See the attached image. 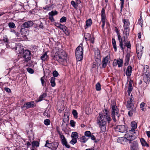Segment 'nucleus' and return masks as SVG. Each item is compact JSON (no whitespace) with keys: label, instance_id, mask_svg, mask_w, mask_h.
Segmentation results:
<instances>
[{"label":"nucleus","instance_id":"obj_6","mask_svg":"<svg viewBox=\"0 0 150 150\" xmlns=\"http://www.w3.org/2000/svg\"><path fill=\"white\" fill-rule=\"evenodd\" d=\"M113 120L116 122L118 120L119 114L118 113V110L117 106L113 105Z\"/></svg>","mask_w":150,"mask_h":150},{"label":"nucleus","instance_id":"obj_34","mask_svg":"<svg viewBox=\"0 0 150 150\" xmlns=\"http://www.w3.org/2000/svg\"><path fill=\"white\" fill-rule=\"evenodd\" d=\"M47 96L46 93H44L42 95H40L38 98V101H40L43 100V98Z\"/></svg>","mask_w":150,"mask_h":150},{"label":"nucleus","instance_id":"obj_2","mask_svg":"<svg viewBox=\"0 0 150 150\" xmlns=\"http://www.w3.org/2000/svg\"><path fill=\"white\" fill-rule=\"evenodd\" d=\"M55 53L53 56V58L59 62H66L67 55L66 53L61 49L56 47Z\"/></svg>","mask_w":150,"mask_h":150},{"label":"nucleus","instance_id":"obj_12","mask_svg":"<svg viewBox=\"0 0 150 150\" xmlns=\"http://www.w3.org/2000/svg\"><path fill=\"white\" fill-rule=\"evenodd\" d=\"M61 139V141L62 144L64 146L68 148H69L70 147V146L67 144V141L64 136H61L60 137Z\"/></svg>","mask_w":150,"mask_h":150},{"label":"nucleus","instance_id":"obj_53","mask_svg":"<svg viewBox=\"0 0 150 150\" xmlns=\"http://www.w3.org/2000/svg\"><path fill=\"white\" fill-rule=\"evenodd\" d=\"M3 40L5 42H8V40L6 35L4 36Z\"/></svg>","mask_w":150,"mask_h":150},{"label":"nucleus","instance_id":"obj_4","mask_svg":"<svg viewBox=\"0 0 150 150\" xmlns=\"http://www.w3.org/2000/svg\"><path fill=\"white\" fill-rule=\"evenodd\" d=\"M134 99L133 96L131 95L129 100L127 101V107L128 110H132L134 113H136V108L133 105Z\"/></svg>","mask_w":150,"mask_h":150},{"label":"nucleus","instance_id":"obj_38","mask_svg":"<svg viewBox=\"0 0 150 150\" xmlns=\"http://www.w3.org/2000/svg\"><path fill=\"white\" fill-rule=\"evenodd\" d=\"M131 126L132 128H137V124L136 122L134 121L131 123Z\"/></svg>","mask_w":150,"mask_h":150},{"label":"nucleus","instance_id":"obj_27","mask_svg":"<svg viewBox=\"0 0 150 150\" xmlns=\"http://www.w3.org/2000/svg\"><path fill=\"white\" fill-rule=\"evenodd\" d=\"M55 80V78L54 77H52L51 78V80L50 81L51 85L52 87H54L56 85Z\"/></svg>","mask_w":150,"mask_h":150},{"label":"nucleus","instance_id":"obj_17","mask_svg":"<svg viewBox=\"0 0 150 150\" xmlns=\"http://www.w3.org/2000/svg\"><path fill=\"white\" fill-rule=\"evenodd\" d=\"M85 39L86 40H90L91 42L93 44L94 42V38L92 37V38L91 37L89 33H87L85 35Z\"/></svg>","mask_w":150,"mask_h":150},{"label":"nucleus","instance_id":"obj_45","mask_svg":"<svg viewBox=\"0 0 150 150\" xmlns=\"http://www.w3.org/2000/svg\"><path fill=\"white\" fill-rule=\"evenodd\" d=\"M8 25L10 28H14L15 27V24L13 22H10L9 23Z\"/></svg>","mask_w":150,"mask_h":150},{"label":"nucleus","instance_id":"obj_39","mask_svg":"<svg viewBox=\"0 0 150 150\" xmlns=\"http://www.w3.org/2000/svg\"><path fill=\"white\" fill-rule=\"evenodd\" d=\"M96 88L97 91H100L101 88V86L99 83H98L96 85Z\"/></svg>","mask_w":150,"mask_h":150},{"label":"nucleus","instance_id":"obj_22","mask_svg":"<svg viewBox=\"0 0 150 150\" xmlns=\"http://www.w3.org/2000/svg\"><path fill=\"white\" fill-rule=\"evenodd\" d=\"M41 59L43 61H47L48 59V56L47 55V52H45L40 57Z\"/></svg>","mask_w":150,"mask_h":150},{"label":"nucleus","instance_id":"obj_40","mask_svg":"<svg viewBox=\"0 0 150 150\" xmlns=\"http://www.w3.org/2000/svg\"><path fill=\"white\" fill-rule=\"evenodd\" d=\"M95 57L97 58L100 57V52L99 50H96L95 51Z\"/></svg>","mask_w":150,"mask_h":150},{"label":"nucleus","instance_id":"obj_46","mask_svg":"<svg viewBox=\"0 0 150 150\" xmlns=\"http://www.w3.org/2000/svg\"><path fill=\"white\" fill-rule=\"evenodd\" d=\"M67 18L65 17H62L60 19V22L61 23H63L66 21Z\"/></svg>","mask_w":150,"mask_h":150},{"label":"nucleus","instance_id":"obj_57","mask_svg":"<svg viewBox=\"0 0 150 150\" xmlns=\"http://www.w3.org/2000/svg\"><path fill=\"white\" fill-rule=\"evenodd\" d=\"M125 46L127 47L128 48H130L131 47V45L130 42H127L125 45Z\"/></svg>","mask_w":150,"mask_h":150},{"label":"nucleus","instance_id":"obj_36","mask_svg":"<svg viewBox=\"0 0 150 150\" xmlns=\"http://www.w3.org/2000/svg\"><path fill=\"white\" fill-rule=\"evenodd\" d=\"M125 137L127 138V139L131 141L133 140L132 138V135H129L128 134H126L125 135Z\"/></svg>","mask_w":150,"mask_h":150},{"label":"nucleus","instance_id":"obj_5","mask_svg":"<svg viewBox=\"0 0 150 150\" xmlns=\"http://www.w3.org/2000/svg\"><path fill=\"white\" fill-rule=\"evenodd\" d=\"M31 53L28 50H25L23 51V57L24 59V61L28 62L30 60L31 58Z\"/></svg>","mask_w":150,"mask_h":150},{"label":"nucleus","instance_id":"obj_8","mask_svg":"<svg viewBox=\"0 0 150 150\" xmlns=\"http://www.w3.org/2000/svg\"><path fill=\"white\" fill-rule=\"evenodd\" d=\"M143 47L141 45H137L136 52L137 54L138 57L139 58H141L143 53Z\"/></svg>","mask_w":150,"mask_h":150},{"label":"nucleus","instance_id":"obj_58","mask_svg":"<svg viewBox=\"0 0 150 150\" xmlns=\"http://www.w3.org/2000/svg\"><path fill=\"white\" fill-rule=\"evenodd\" d=\"M140 105L141 108L142 109V110H144V109L143 108L144 106L145 103L143 102L140 104Z\"/></svg>","mask_w":150,"mask_h":150},{"label":"nucleus","instance_id":"obj_13","mask_svg":"<svg viewBox=\"0 0 150 150\" xmlns=\"http://www.w3.org/2000/svg\"><path fill=\"white\" fill-rule=\"evenodd\" d=\"M15 49L16 51V52L18 54H21L23 50V47L21 44L17 45L16 47L13 48L12 49Z\"/></svg>","mask_w":150,"mask_h":150},{"label":"nucleus","instance_id":"obj_19","mask_svg":"<svg viewBox=\"0 0 150 150\" xmlns=\"http://www.w3.org/2000/svg\"><path fill=\"white\" fill-rule=\"evenodd\" d=\"M107 20L106 19H101V21L100 23H102V29L103 31H104V27L105 25V23H106V25L107 26V27L108 28V27L109 28H110V26L109 24H108V23L107 22Z\"/></svg>","mask_w":150,"mask_h":150},{"label":"nucleus","instance_id":"obj_14","mask_svg":"<svg viewBox=\"0 0 150 150\" xmlns=\"http://www.w3.org/2000/svg\"><path fill=\"white\" fill-rule=\"evenodd\" d=\"M33 24L34 23L33 21H29L24 23L22 25L26 28H28L32 26Z\"/></svg>","mask_w":150,"mask_h":150},{"label":"nucleus","instance_id":"obj_51","mask_svg":"<svg viewBox=\"0 0 150 150\" xmlns=\"http://www.w3.org/2000/svg\"><path fill=\"white\" fill-rule=\"evenodd\" d=\"M132 86L130 82H129L128 91H132Z\"/></svg>","mask_w":150,"mask_h":150},{"label":"nucleus","instance_id":"obj_3","mask_svg":"<svg viewBox=\"0 0 150 150\" xmlns=\"http://www.w3.org/2000/svg\"><path fill=\"white\" fill-rule=\"evenodd\" d=\"M82 46V44H80L75 51L76 58L78 61H81L83 58V49Z\"/></svg>","mask_w":150,"mask_h":150},{"label":"nucleus","instance_id":"obj_11","mask_svg":"<svg viewBox=\"0 0 150 150\" xmlns=\"http://www.w3.org/2000/svg\"><path fill=\"white\" fill-rule=\"evenodd\" d=\"M57 14L58 12L56 11H52L49 13V18L52 22H53L54 21L53 17V16L56 15Z\"/></svg>","mask_w":150,"mask_h":150},{"label":"nucleus","instance_id":"obj_64","mask_svg":"<svg viewBox=\"0 0 150 150\" xmlns=\"http://www.w3.org/2000/svg\"><path fill=\"white\" fill-rule=\"evenodd\" d=\"M49 8L50 7L48 6H46L45 7L43 8L44 9L47 11L49 10Z\"/></svg>","mask_w":150,"mask_h":150},{"label":"nucleus","instance_id":"obj_16","mask_svg":"<svg viewBox=\"0 0 150 150\" xmlns=\"http://www.w3.org/2000/svg\"><path fill=\"white\" fill-rule=\"evenodd\" d=\"M123 61L121 59H119V60H116L115 59L114 60L113 62V66L118 65V67H121L122 65Z\"/></svg>","mask_w":150,"mask_h":150},{"label":"nucleus","instance_id":"obj_42","mask_svg":"<svg viewBox=\"0 0 150 150\" xmlns=\"http://www.w3.org/2000/svg\"><path fill=\"white\" fill-rule=\"evenodd\" d=\"M32 145L33 146H39V143L37 141H34L32 143Z\"/></svg>","mask_w":150,"mask_h":150},{"label":"nucleus","instance_id":"obj_29","mask_svg":"<svg viewBox=\"0 0 150 150\" xmlns=\"http://www.w3.org/2000/svg\"><path fill=\"white\" fill-rule=\"evenodd\" d=\"M88 138H87L86 136H83L80 138V141L81 142L85 143L88 140Z\"/></svg>","mask_w":150,"mask_h":150},{"label":"nucleus","instance_id":"obj_59","mask_svg":"<svg viewBox=\"0 0 150 150\" xmlns=\"http://www.w3.org/2000/svg\"><path fill=\"white\" fill-rule=\"evenodd\" d=\"M71 4L73 7H76V4L74 1H71Z\"/></svg>","mask_w":150,"mask_h":150},{"label":"nucleus","instance_id":"obj_55","mask_svg":"<svg viewBox=\"0 0 150 150\" xmlns=\"http://www.w3.org/2000/svg\"><path fill=\"white\" fill-rule=\"evenodd\" d=\"M27 70L28 71L30 74H33L34 72L33 70L30 68H27Z\"/></svg>","mask_w":150,"mask_h":150},{"label":"nucleus","instance_id":"obj_28","mask_svg":"<svg viewBox=\"0 0 150 150\" xmlns=\"http://www.w3.org/2000/svg\"><path fill=\"white\" fill-rule=\"evenodd\" d=\"M130 55V54L129 53H127V54L125 57V65H128L129 60V57Z\"/></svg>","mask_w":150,"mask_h":150},{"label":"nucleus","instance_id":"obj_1","mask_svg":"<svg viewBox=\"0 0 150 150\" xmlns=\"http://www.w3.org/2000/svg\"><path fill=\"white\" fill-rule=\"evenodd\" d=\"M103 115L99 113V116L98 117L97 120V124L99 126V127L101 128V130L105 129L107 121L109 123L111 121V119L108 116V111L106 109H105V111H103Z\"/></svg>","mask_w":150,"mask_h":150},{"label":"nucleus","instance_id":"obj_33","mask_svg":"<svg viewBox=\"0 0 150 150\" xmlns=\"http://www.w3.org/2000/svg\"><path fill=\"white\" fill-rule=\"evenodd\" d=\"M51 149L53 150H56L58 147V144L57 142L52 143Z\"/></svg>","mask_w":150,"mask_h":150},{"label":"nucleus","instance_id":"obj_25","mask_svg":"<svg viewBox=\"0 0 150 150\" xmlns=\"http://www.w3.org/2000/svg\"><path fill=\"white\" fill-rule=\"evenodd\" d=\"M132 72V67L130 66H129L126 70V74L127 76H129L131 75Z\"/></svg>","mask_w":150,"mask_h":150},{"label":"nucleus","instance_id":"obj_37","mask_svg":"<svg viewBox=\"0 0 150 150\" xmlns=\"http://www.w3.org/2000/svg\"><path fill=\"white\" fill-rule=\"evenodd\" d=\"M49 141L48 140H47L46 141V143L45 144V146L51 149L52 148V143H49Z\"/></svg>","mask_w":150,"mask_h":150},{"label":"nucleus","instance_id":"obj_47","mask_svg":"<svg viewBox=\"0 0 150 150\" xmlns=\"http://www.w3.org/2000/svg\"><path fill=\"white\" fill-rule=\"evenodd\" d=\"M72 114L73 115L74 117L76 118L77 117V112L75 110H73L72 111Z\"/></svg>","mask_w":150,"mask_h":150},{"label":"nucleus","instance_id":"obj_24","mask_svg":"<svg viewBox=\"0 0 150 150\" xmlns=\"http://www.w3.org/2000/svg\"><path fill=\"white\" fill-rule=\"evenodd\" d=\"M105 8H102L101 12V19H106V16L105 13Z\"/></svg>","mask_w":150,"mask_h":150},{"label":"nucleus","instance_id":"obj_44","mask_svg":"<svg viewBox=\"0 0 150 150\" xmlns=\"http://www.w3.org/2000/svg\"><path fill=\"white\" fill-rule=\"evenodd\" d=\"M50 121L48 119H46L44 121V124L47 126L50 125Z\"/></svg>","mask_w":150,"mask_h":150},{"label":"nucleus","instance_id":"obj_32","mask_svg":"<svg viewBox=\"0 0 150 150\" xmlns=\"http://www.w3.org/2000/svg\"><path fill=\"white\" fill-rule=\"evenodd\" d=\"M79 136L78 135V133L76 132H73L71 134V137L72 138H74L77 139Z\"/></svg>","mask_w":150,"mask_h":150},{"label":"nucleus","instance_id":"obj_52","mask_svg":"<svg viewBox=\"0 0 150 150\" xmlns=\"http://www.w3.org/2000/svg\"><path fill=\"white\" fill-rule=\"evenodd\" d=\"M75 122L74 120H71L70 121V124L72 127H74L75 126Z\"/></svg>","mask_w":150,"mask_h":150},{"label":"nucleus","instance_id":"obj_61","mask_svg":"<svg viewBox=\"0 0 150 150\" xmlns=\"http://www.w3.org/2000/svg\"><path fill=\"white\" fill-rule=\"evenodd\" d=\"M4 89L7 92L9 93L11 92L10 89L8 88H5Z\"/></svg>","mask_w":150,"mask_h":150},{"label":"nucleus","instance_id":"obj_56","mask_svg":"<svg viewBox=\"0 0 150 150\" xmlns=\"http://www.w3.org/2000/svg\"><path fill=\"white\" fill-rule=\"evenodd\" d=\"M120 0L121 1V11H122V8L123 7V5L124 4V0Z\"/></svg>","mask_w":150,"mask_h":150},{"label":"nucleus","instance_id":"obj_49","mask_svg":"<svg viewBox=\"0 0 150 150\" xmlns=\"http://www.w3.org/2000/svg\"><path fill=\"white\" fill-rule=\"evenodd\" d=\"M44 79L45 77L44 76H43L40 79L41 82L43 86H44L45 85V82L44 80Z\"/></svg>","mask_w":150,"mask_h":150},{"label":"nucleus","instance_id":"obj_30","mask_svg":"<svg viewBox=\"0 0 150 150\" xmlns=\"http://www.w3.org/2000/svg\"><path fill=\"white\" fill-rule=\"evenodd\" d=\"M149 67L147 65H146L144 67V72L145 73L144 74H149Z\"/></svg>","mask_w":150,"mask_h":150},{"label":"nucleus","instance_id":"obj_21","mask_svg":"<svg viewBox=\"0 0 150 150\" xmlns=\"http://www.w3.org/2000/svg\"><path fill=\"white\" fill-rule=\"evenodd\" d=\"M25 28L22 25L21 26V33L22 35H25L27 34L28 32L27 30L25 29Z\"/></svg>","mask_w":150,"mask_h":150},{"label":"nucleus","instance_id":"obj_23","mask_svg":"<svg viewBox=\"0 0 150 150\" xmlns=\"http://www.w3.org/2000/svg\"><path fill=\"white\" fill-rule=\"evenodd\" d=\"M133 144L131 145L132 150H137L138 149V144L137 141H134Z\"/></svg>","mask_w":150,"mask_h":150},{"label":"nucleus","instance_id":"obj_63","mask_svg":"<svg viewBox=\"0 0 150 150\" xmlns=\"http://www.w3.org/2000/svg\"><path fill=\"white\" fill-rule=\"evenodd\" d=\"M132 112H134L133 111H132V110H130L128 112V114L130 116H131L132 115Z\"/></svg>","mask_w":150,"mask_h":150},{"label":"nucleus","instance_id":"obj_26","mask_svg":"<svg viewBox=\"0 0 150 150\" xmlns=\"http://www.w3.org/2000/svg\"><path fill=\"white\" fill-rule=\"evenodd\" d=\"M129 23L128 20H125L123 27L124 29L129 28Z\"/></svg>","mask_w":150,"mask_h":150},{"label":"nucleus","instance_id":"obj_20","mask_svg":"<svg viewBox=\"0 0 150 150\" xmlns=\"http://www.w3.org/2000/svg\"><path fill=\"white\" fill-rule=\"evenodd\" d=\"M129 28L124 29L123 33L124 34V38L125 39V40L126 38H127L129 34Z\"/></svg>","mask_w":150,"mask_h":150},{"label":"nucleus","instance_id":"obj_50","mask_svg":"<svg viewBox=\"0 0 150 150\" xmlns=\"http://www.w3.org/2000/svg\"><path fill=\"white\" fill-rule=\"evenodd\" d=\"M113 47H114L115 51H116L117 50L116 45V42L115 39L113 38Z\"/></svg>","mask_w":150,"mask_h":150},{"label":"nucleus","instance_id":"obj_10","mask_svg":"<svg viewBox=\"0 0 150 150\" xmlns=\"http://www.w3.org/2000/svg\"><path fill=\"white\" fill-rule=\"evenodd\" d=\"M110 57L107 56L105 58H104L102 61V68H104L106 67L107 65V64L110 62Z\"/></svg>","mask_w":150,"mask_h":150},{"label":"nucleus","instance_id":"obj_15","mask_svg":"<svg viewBox=\"0 0 150 150\" xmlns=\"http://www.w3.org/2000/svg\"><path fill=\"white\" fill-rule=\"evenodd\" d=\"M54 24L57 27H58L63 30V32L66 31L67 28L64 25L60 24L59 23L54 22Z\"/></svg>","mask_w":150,"mask_h":150},{"label":"nucleus","instance_id":"obj_31","mask_svg":"<svg viewBox=\"0 0 150 150\" xmlns=\"http://www.w3.org/2000/svg\"><path fill=\"white\" fill-rule=\"evenodd\" d=\"M140 142L142 144V146H146L147 147H149V145L144 140V139L143 138H141L140 139Z\"/></svg>","mask_w":150,"mask_h":150},{"label":"nucleus","instance_id":"obj_62","mask_svg":"<svg viewBox=\"0 0 150 150\" xmlns=\"http://www.w3.org/2000/svg\"><path fill=\"white\" fill-rule=\"evenodd\" d=\"M114 30L116 32V33H117V34H119V33H120L118 28L117 27H115Z\"/></svg>","mask_w":150,"mask_h":150},{"label":"nucleus","instance_id":"obj_41","mask_svg":"<svg viewBox=\"0 0 150 150\" xmlns=\"http://www.w3.org/2000/svg\"><path fill=\"white\" fill-rule=\"evenodd\" d=\"M92 134L91 133L90 131H87L85 132V135L86 137H90Z\"/></svg>","mask_w":150,"mask_h":150},{"label":"nucleus","instance_id":"obj_35","mask_svg":"<svg viewBox=\"0 0 150 150\" xmlns=\"http://www.w3.org/2000/svg\"><path fill=\"white\" fill-rule=\"evenodd\" d=\"M92 23L91 19H89L86 21V26L87 28L90 26Z\"/></svg>","mask_w":150,"mask_h":150},{"label":"nucleus","instance_id":"obj_9","mask_svg":"<svg viewBox=\"0 0 150 150\" xmlns=\"http://www.w3.org/2000/svg\"><path fill=\"white\" fill-rule=\"evenodd\" d=\"M34 103L33 101H31L26 103L21 107L22 109H27L30 108H33L34 106Z\"/></svg>","mask_w":150,"mask_h":150},{"label":"nucleus","instance_id":"obj_7","mask_svg":"<svg viewBox=\"0 0 150 150\" xmlns=\"http://www.w3.org/2000/svg\"><path fill=\"white\" fill-rule=\"evenodd\" d=\"M116 131H119L121 132H124L127 130V127L125 125H120L117 126L114 128Z\"/></svg>","mask_w":150,"mask_h":150},{"label":"nucleus","instance_id":"obj_18","mask_svg":"<svg viewBox=\"0 0 150 150\" xmlns=\"http://www.w3.org/2000/svg\"><path fill=\"white\" fill-rule=\"evenodd\" d=\"M150 75L149 74L143 75V79L144 81L146 83H149L150 81Z\"/></svg>","mask_w":150,"mask_h":150},{"label":"nucleus","instance_id":"obj_60","mask_svg":"<svg viewBox=\"0 0 150 150\" xmlns=\"http://www.w3.org/2000/svg\"><path fill=\"white\" fill-rule=\"evenodd\" d=\"M120 46L121 47V48L122 50H123L124 48L123 47V43L122 42V40L121 41H120Z\"/></svg>","mask_w":150,"mask_h":150},{"label":"nucleus","instance_id":"obj_54","mask_svg":"<svg viewBox=\"0 0 150 150\" xmlns=\"http://www.w3.org/2000/svg\"><path fill=\"white\" fill-rule=\"evenodd\" d=\"M59 75L57 71H54L53 72V75L54 77H57Z\"/></svg>","mask_w":150,"mask_h":150},{"label":"nucleus","instance_id":"obj_43","mask_svg":"<svg viewBox=\"0 0 150 150\" xmlns=\"http://www.w3.org/2000/svg\"><path fill=\"white\" fill-rule=\"evenodd\" d=\"M138 23L141 26V27H142V25H143V21L142 20V16L141 15L140 16V18H139L138 20Z\"/></svg>","mask_w":150,"mask_h":150},{"label":"nucleus","instance_id":"obj_48","mask_svg":"<svg viewBox=\"0 0 150 150\" xmlns=\"http://www.w3.org/2000/svg\"><path fill=\"white\" fill-rule=\"evenodd\" d=\"M77 139L72 138V139L70 141V143L74 145L77 142Z\"/></svg>","mask_w":150,"mask_h":150}]
</instances>
